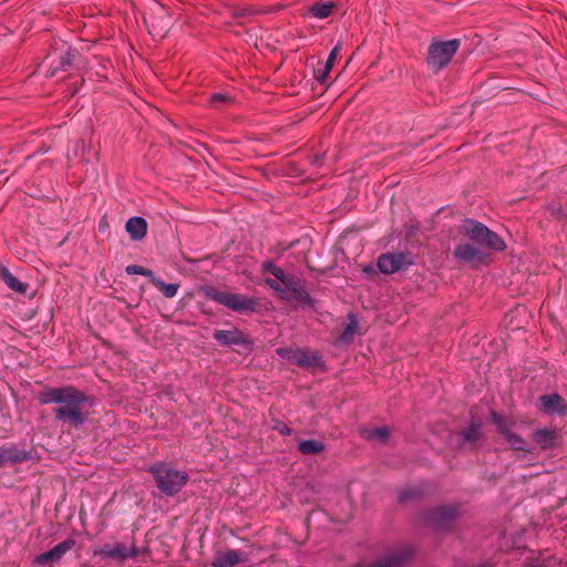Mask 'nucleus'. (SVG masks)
I'll return each instance as SVG.
<instances>
[{
  "instance_id": "nucleus-6",
  "label": "nucleus",
  "mask_w": 567,
  "mask_h": 567,
  "mask_svg": "<svg viewBox=\"0 0 567 567\" xmlns=\"http://www.w3.org/2000/svg\"><path fill=\"white\" fill-rule=\"evenodd\" d=\"M458 514L457 505L436 506L424 513V523L436 529L444 530L452 526Z\"/></svg>"
},
{
  "instance_id": "nucleus-23",
  "label": "nucleus",
  "mask_w": 567,
  "mask_h": 567,
  "mask_svg": "<svg viewBox=\"0 0 567 567\" xmlns=\"http://www.w3.org/2000/svg\"><path fill=\"white\" fill-rule=\"evenodd\" d=\"M298 450L303 455H315L324 450V444L317 440H305L298 443Z\"/></svg>"
},
{
  "instance_id": "nucleus-2",
  "label": "nucleus",
  "mask_w": 567,
  "mask_h": 567,
  "mask_svg": "<svg viewBox=\"0 0 567 567\" xmlns=\"http://www.w3.org/2000/svg\"><path fill=\"white\" fill-rule=\"evenodd\" d=\"M150 472L157 488L166 496H174L188 482V474L167 462H158L151 466Z\"/></svg>"
},
{
  "instance_id": "nucleus-26",
  "label": "nucleus",
  "mask_w": 567,
  "mask_h": 567,
  "mask_svg": "<svg viewBox=\"0 0 567 567\" xmlns=\"http://www.w3.org/2000/svg\"><path fill=\"white\" fill-rule=\"evenodd\" d=\"M362 435L371 441L385 442L389 437V429L386 426H380L371 430H364Z\"/></svg>"
},
{
  "instance_id": "nucleus-19",
  "label": "nucleus",
  "mask_w": 567,
  "mask_h": 567,
  "mask_svg": "<svg viewBox=\"0 0 567 567\" xmlns=\"http://www.w3.org/2000/svg\"><path fill=\"white\" fill-rule=\"evenodd\" d=\"M533 441L542 450H548L555 446L557 433L553 430L542 429L533 433Z\"/></svg>"
},
{
  "instance_id": "nucleus-25",
  "label": "nucleus",
  "mask_w": 567,
  "mask_h": 567,
  "mask_svg": "<svg viewBox=\"0 0 567 567\" xmlns=\"http://www.w3.org/2000/svg\"><path fill=\"white\" fill-rule=\"evenodd\" d=\"M336 4L332 1L323 2V3H315L310 7L309 11L312 17L318 19H324L329 17L334 9Z\"/></svg>"
},
{
  "instance_id": "nucleus-30",
  "label": "nucleus",
  "mask_w": 567,
  "mask_h": 567,
  "mask_svg": "<svg viewBox=\"0 0 567 567\" xmlns=\"http://www.w3.org/2000/svg\"><path fill=\"white\" fill-rule=\"evenodd\" d=\"M94 555L113 559V544H104L101 547L94 549Z\"/></svg>"
},
{
  "instance_id": "nucleus-17",
  "label": "nucleus",
  "mask_w": 567,
  "mask_h": 567,
  "mask_svg": "<svg viewBox=\"0 0 567 567\" xmlns=\"http://www.w3.org/2000/svg\"><path fill=\"white\" fill-rule=\"evenodd\" d=\"M341 44L338 43L330 52L327 61L315 69V78L321 84L326 83L328 75L339 55Z\"/></svg>"
},
{
  "instance_id": "nucleus-11",
  "label": "nucleus",
  "mask_w": 567,
  "mask_h": 567,
  "mask_svg": "<svg viewBox=\"0 0 567 567\" xmlns=\"http://www.w3.org/2000/svg\"><path fill=\"white\" fill-rule=\"evenodd\" d=\"M213 338L221 346H241L246 349L251 347V340L237 328L217 329L214 331Z\"/></svg>"
},
{
  "instance_id": "nucleus-32",
  "label": "nucleus",
  "mask_w": 567,
  "mask_h": 567,
  "mask_svg": "<svg viewBox=\"0 0 567 567\" xmlns=\"http://www.w3.org/2000/svg\"><path fill=\"white\" fill-rule=\"evenodd\" d=\"M417 494L419 493L416 489H404V491L400 492L399 499H400V502H405L412 497L417 496Z\"/></svg>"
},
{
  "instance_id": "nucleus-18",
  "label": "nucleus",
  "mask_w": 567,
  "mask_h": 567,
  "mask_svg": "<svg viewBox=\"0 0 567 567\" xmlns=\"http://www.w3.org/2000/svg\"><path fill=\"white\" fill-rule=\"evenodd\" d=\"M282 286L291 292V295L299 301L306 302L310 299L308 292L300 284L299 279L293 276L287 275L282 280Z\"/></svg>"
},
{
  "instance_id": "nucleus-24",
  "label": "nucleus",
  "mask_w": 567,
  "mask_h": 567,
  "mask_svg": "<svg viewBox=\"0 0 567 567\" xmlns=\"http://www.w3.org/2000/svg\"><path fill=\"white\" fill-rule=\"evenodd\" d=\"M152 285L156 287L166 298H174L179 288V284H166L156 276L153 279Z\"/></svg>"
},
{
  "instance_id": "nucleus-21",
  "label": "nucleus",
  "mask_w": 567,
  "mask_h": 567,
  "mask_svg": "<svg viewBox=\"0 0 567 567\" xmlns=\"http://www.w3.org/2000/svg\"><path fill=\"white\" fill-rule=\"evenodd\" d=\"M461 445L463 449H473L481 437L480 424L472 423L468 427L464 429L461 433Z\"/></svg>"
},
{
  "instance_id": "nucleus-37",
  "label": "nucleus",
  "mask_w": 567,
  "mask_h": 567,
  "mask_svg": "<svg viewBox=\"0 0 567 567\" xmlns=\"http://www.w3.org/2000/svg\"><path fill=\"white\" fill-rule=\"evenodd\" d=\"M525 567H545V566L542 563H533V564L526 565Z\"/></svg>"
},
{
  "instance_id": "nucleus-13",
  "label": "nucleus",
  "mask_w": 567,
  "mask_h": 567,
  "mask_svg": "<svg viewBox=\"0 0 567 567\" xmlns=\"http://www.w3.org/2000/svg\"><path fill=\"white\" fill-rule=\"evenodd\" d=\"M248 560V555L244 551L236 549H227L217 553L212 563L213 567H234L240 563Z\"/></svg>"
},
{
  "instance_id": "nucleus-29",
  "label": "nucleus",
  "mask_w": 567,
  "mask_h": 567,
  "mask_svg": "<svg viewBox=\"0 0 567 567\" xmlns=\"http://www.w3.org/2000/svg\"><path fill=\"white\" fill-rule=\"evenodd\" d=\"M125 271L128 274V275H142V276H145L150 279V281L152 282L153 279L155 278V275L152 270L145 268V267H142L140 265H128L126 268H125Z\"/></svg>"
},
{
  "instance_id": "nucleus-36",
  "label": "nucleus",
  "mask_w": 567,
  "mask_h": 567,
  "mask_svg": "<svg viewBox=\"0 0 567 567\" xmlns=\"http://www.w3.org/2000/svg\"><path fill=\"white\" fill-rule=\"evenodd\" d=\"M277 268H278V267H277V266H275V265H274V264H271V262L266 264V265H265V267H264V269H265L266 271L270 272L271 275H272L274 269H277Z\"/></svg>"
},
{
  "instance_id": "nucleus-4",
  "label": "nucleus",
  "mask_w": 567,
  "mask_h": 567,
  "mask_svg": "<svg viewBox=\"0 0 567 567\" xmlns=\"http://www.w3.org/2000/svg\"><path fill=\"white\" fill-rule=\"evenodd\" d=\"M460 47V39L442 40L434 38L427 48L426 63L429 69L435 73L444 69Z\"/></svg>"
},
{
  "instance_id": "nucleus-1",
  "label": "nucleus",
  "mask_w": 567,
  "mask_h": 567,
  "mask_svg": "<svg viewBox=\"0 0 567 567\" xmlns=\"http://www.w3.org/2000/svg\"><path fill=\"white\" fill-rule=\"evenodd\" d=\"M41 404H56L53 410L55 421L79 429L90 415L93 399L73 385L49 386L38 394Z\"/></svg>"
},
{
  "instance_id": "nucleus-34",
  "label": "nucleus",
  "mask_w": 567,
  "mask_h": 567,
  "mask_svg": "<svg viewBox=\"0 0 567 567\" xmlns=\"http://www.w3.org/2000/svg\"><path fill=\"white\" fill-rule=\"evenodd\" d=\"M272 276L279 280L280 282H282V280L285 279V277L287 276L284 270L281 268H277V269H274L272 271Z\"/></svg>"
},
{
  "instance_id": "nucleus-10",
  "label": "nucleus",
  "mask_w": 567,
  "mask_h": 567,
  "mask_svg": "<svg viewBox=\"0 0 567 567\" xmlns=\"http://www.w3.org/2000/svg\"><path fill=\"white\" fill-rule=\"evenodd\" d=\"M74 539H65L55 545L52 549L37 555L33 559V564L47 566L58 563L69 550H71L74 547Z\"/></svg>"
},
{
  "instance_id": "nucleus-38",
  "label": "nucleus",
  "mask_w": 567,
  "mask_h": 567,
  "mask_svg": "<svg viewBox=\"0 0 567 567\" xmlns=\"http://www.w3.org/2000/svg\"><path fill=\"white\" fill-rule=\"evenodd\" d=\"M166 32V25L161 27V29L157 31V33H162V37Z\"/></svg>"
},
{
  "instance_id": "nucleus-39",
  "label": "nucleus",
  "mask_w": 567,
  "mask_h": 567,
  "mask_svg": "<svg viewBox=\"0 0 567 567\" xmlns=\"http://www.w3.org/2000/svg\"><path fill=\"white\" fill-rule=\"evenodd\" d=\"M364 271H365V272H374V270H373V268H372V267H367V268L364 269Z\"/></svg>"
},
{
  "instance_id": "nucleus-14",
  "label": "nucleus",
  "mask_w": 567,
  "mask_h": 567,
  "mask_svg": "<svg viewBox=\"0 0 567 567\" xmlns=\"http://www.w3.org/2000/svg\"><path fill=\"white\" fill-rule=\"evenodd\" d=\"M29 458V453L14 445H8L0 449V467L22 463Z\"/></svg>"
},
{
  "instance_id": "nucleus-28",
  "label": "nucleus",
  "mask_w": 567,
  "mask_h": 567,
  "mask_svg": "<svg viewBox=\"0 0 567 567\" xmlns=\"http://www.w3.org/2000/svg\"><path fill=\"white\" fill-rule=\"evenodd\" d=\"M78 55H79V53H78V51H76V50H71V49H70V50H68L65 53H63V54L60 56L59 65H58V66H55V68L51 71L50 75H51V76H53V75H54V73H55V71H56L58 69H62V70H64V69H66L68 66H70V65L73 63V61L75 60V58H76Z\"/></svg>"
},
{
  "instance_id": "nucleus-20",
  "label": "nucleus",
  "mask_w": 567,
  "mask_h": 567,
  "mask_svg": "<svg viewBox=\"0 0 567 567\" xmlns=\"http://www.w3.org/2000/svg\"><path fill=\"white\" fill-rule=\"evenodd\" d=\"M125 229L133 240H140L146 235L147 224L142 217H131L125 224Z\"/></svg>"
},
{
  "instance_id": "nucleus-31",
  "label": "nucleus",
  "mask_w": 567,
  "mask_h": 567,
  "mask_svg": "<svg viewBox=\"0 0 567 567\" xmlns=\"http://www.w3.org/2000/svg\"><path fill=\"white\" fill-rule=\"evenodd\" d=\"M230 102H231V97L228 94H225V93H214L210 96V103L215 107H218V105L220 103H230Z\"/></svg>"
},
{
  "instance_id": "nucleus-12",
  "label": "nucleus",
  "mask_w": 567,
  "mask_h": 567,
  "mask_svg": "<svg viewBox=\"0 0 567 567\" xmlns=\"http://www.w3.org/2000/svg\"><path fill=\"white\" fill-rule=\"evenodd\" d=\"M454 257L463 262H483L486 254L481 247L470 243H462L454 249Z\"/></svg>"
},
{
  "instance_id": "nucleus-9",
  "label": "nucleus",
  "mask_w": 567,
  "mask_h": 567,
  "mask_svg": "<svg viewBox=\"0 0 567 567\" xmlns=\"http://www.w3.org/2000/svg\"><path fill=\"white\" fill-rule=\"evenodd\" d=\"M412 264V256L409 252H388L378 259V267L381 272L394 274Z\"/></svg>"
},
{
  "instance_id": "nucleus-5",
  "label": "nucleus",
  "mask_w": 567,
  "mask_h": 567,
  "mask_svg": "<svg viewBox=\"0 0 567 567\" xmlns=\"http://www.w3.org/2000/svg\"><path fill=\"white\" fill-rule=\"evenodd\" d=\"M463 233L480 247L496 251H502L506 247L504 240L495 231L477 220L466 219L463 224Z\"/></svg>"
},
{
  "instance_id": "nucleus-35",
  "label": "nucleus",
  "mask_w": 567,
  "mask_h": 567,
  "mask_svg": "<svg viewBox=\"0 0 567 567\" xmlns=\"http://www.w3.org/2000/svg\"><path fill=\"white\" fill-rule=\"evenodd\" d=\"M277 430L282 435H289L291 433L290 427H288L286 424H280L277 426Z\"/></svg>"
},
{
  "instance_id": "nucleus-27",
  "label": "nucleus",
  "mask_w": 567,
  "mask_h": 567,
  "mask_svg": "<svg viewBox=\"0 0 567 567\" xmlns=\"http://www.w3.org/2000/svg\"><path fill=\"white\" fill-rule=\"evenodd\" d=\"M357 324L358 323L354 316L350 315L349 322L347 323V326L343 328L342 332L339 336V341L342 343L351 342L355 333Z\"/></svg>"
},
{
  "instance_id": "nucleus-15",
  "label": "nucleus",
  "mask_w": 567,
  "mask_h": 567,
  "mask_svg": "<svg viewBox=\"0 0 567 567\" xmlns=\"http://www.w3.org/2000/svg\"><path fill=\"white\" fill-rule=\"evenodd\" d=\"M539 410L547 414H563L566 411L563 398L557 393L545 394L539 398Z\"/></svg>"
},
{
  "instance_id": "nucleus-22",
  "label": "nucleus",
  "mask_w": 567,
  "mask_h": 567,
  "mask_svg": "<svg viewBox=\"0 0 567 567\" xmlns=\"http://www.w3.org/2000/svg\"><path fill=\"white\" fill-rule=\"evenodd\" d=\"M0 278L11 290L25 293L28 285L21 282L7 267H0Z\"/></svg>"
},
{
  "instance_id": "nucleus-8",
  "label": "nucleus",
  "mask_w": 567,
  "mask_h": 567,
  "mask_svg": "<svg viewBox=\"0 0 567 567\" xmlns=\"http://www.w3.org/2000/svg\"><path fill=\"white\" fill-rule=\"evenodd\" d=\"M492 422L496 425L498 433L505 439L511 450L517 453H530L527 442L512 431L511 425L497 413H492Z\"/></svg>"
},
{
  "instance_id": "nucleus-16",
  "label": "nucleus",
  "mask_w": 567,
  "mask_h": 567,
  "mask_svg": "<svg viewBox=\"0 0 567 567\" xmlns=\"http://www.w3.org/2000/svg\"><path fill=\"white\" fill-rule=\"evenodd\" d=\"M144 553H148V548H138L134 544L126 545L123 543L113 544V559L124 561L127 558H135Z\"/></svg>"
},
{
  "instance_id": "nucleus-33",
  "label": "nucleus",
  "mask_w": 567,
  "mask_h": 567,
  "mask_svg": "<svg viewBox=\"0 0 567 567\" xmlns=\"http://www.w3.org/2000/svg\"><path fill=\"white\" fill-rule=\"evenodd\" d=\"M267 284L269 285L270 288L277 290V291H282V288H281V282H279V280L277 279H268L267 280Z\"/></svg>"
},
{
  "instance_id": "nucleus-7",
  "label": "nucleus",
  "mask_w": 567,
  "mask_h": 567,
  "mask_svg": "<svg viewBox=\"0 0 567 567\" xmlns=\"http://www.w3.org/2000/svg\"><path fill=\"white\" fill-rule=\"evenodd\" d=\"M277 354L302 369H315L322 365L321 358L308 349L279 348Z\"/></svg>"
},
{
  "instance_id": "nucleus-3",
  "label": "nucleus",
  "mask_w": 567,
  "mask_h": 567,
  "mask_svg": "<svg viewBox=\"0 0 567 567\" xmlns=\"http://www.w3.org/2000/svg\"><path fill=\"white\" fill-rule=\"evenodd\" d=\"M202 290L207 299L239 313L254 312L258 307L257 299L245 295L221 291L213 286H205Z\"/></svg>"
}]
</instances>
